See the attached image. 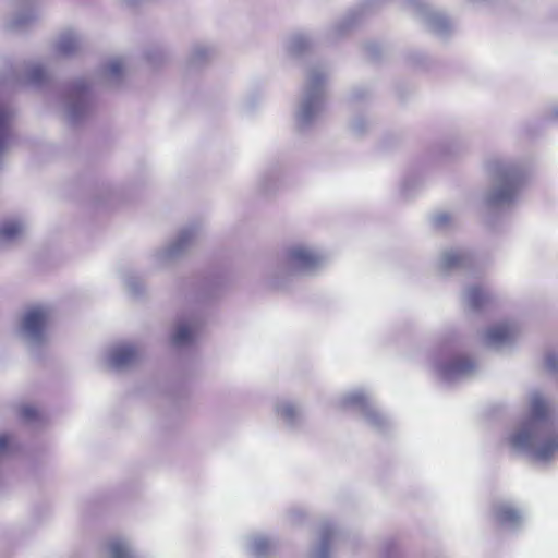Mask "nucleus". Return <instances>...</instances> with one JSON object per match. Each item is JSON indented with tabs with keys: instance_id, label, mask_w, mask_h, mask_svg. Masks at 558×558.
Segmentation results:
<instances>
[{
	"instance_id": "nucleus-18",
	"label": "nucleus",
	"mask_w": 558,
	"mask_h": 558,
	"mask_svg": "<svg viewBox=\"0 0 558 558\" xmlns=\"http://www.w3.org/2000/svg\"><path fill=\"white\" fill-rule=\"evenodd\" d=\"M194 333L195 329L192 326L186 324L180 325L173 335V342L178 345L185 344L193 339Z\"/></svg>"
},
{
	"instance_id": "nucleus-2",
	"label": "nucleus",
	"mask_w": 558,
	"mask_h": 558,
	"mask_svg": "<svg viewBox=\"0 0 558 558\" xmlns=\"http://www.w3.org/2000/svg\"><path fill=\"white\" fill-rule=\"evenodd\" d=\"M138 357V343L135 339H119L107 344L98 355L102 367L123 374L129 372Z\"/></svg>"
},
{
	"instance_id": "nucleus-3",
	"label": "nucleus",
	"mask_w": 558,
	"mask_h": 558,
	"mask_svg": "<svg viewBox=\"0 0 558 558\" xmlns=\"http://www.w3.org/2000/svg\"><path fill=\"white\" fill-rule=\"evenodd\" d=\"M12 5L19 7V11L13 13L7 21V26L11 29H23L40 17V10L34 5L31 0H10Z\"/></svg>"
},
{
	"instance_id": "nucleus-20",
	"label": "nucleus",
	"mask_w": 558,
	"mask_h": 558,
	"mask_svg": "<svg viewBox=\"0 0 558 558\" xmlns=\"http://www.w3.org/2000/svg\"><path fill=\"white\" fill-rule=\"evenodd\" d=\"M14 442L11 436L0 434V457H4L12 452Z\"/></svg>"
},
{
	"instance_id": "nucleus-21",
	"label": "nucleus",
	"mask_w": 558,
	"mask_h": 558,
	"mask_svg": "<svg viewBox=\"0 0 558 558\" xmlns=\"http://www.w3.org/2000/svg\"><path fill=\"white\" fill-rule=\"evenodd\" d=\"M514 192H515V187L511 184V185L507 186L506 189L499 191L495 195V201L502 202V201L509 199L513 196Z\"/></svg>"
},
{
	"instance_id": "nucleus-15",
	"label": "nucleus",
	"mask_w": 558,
	"mask_h": 558,
	"mask_svg": "<svg viewBox=\"0 0 558 558\" xmlns=\"http://www.w3.org/2000/svg\"><path fill=\"white\" fill-rule=\"evenodd\" d=\"M125 71V61L122 58H112L102 68V75L109 82H116L122 77Z\"/></svg>"
},
{
	"instance_id": "nucleus-6",
	"label": "nucleus",
	"mask_w": 558,
	"mask_h": 558,
	"mask_svg": "<svg viewBox=\"0 0 558 558\" xmlns=\"http://www.w3.org/2000/svg\"><path fill=\"white\" fill-rule=\"evenodd\" d=\"M84 39L80 33L73 29L62 32L53 44L54 53L60 57L75 54L83 47Z\"/></svg>"
},
{
	"instance_id": "nucleus-7",
	"label": "nucleus",
	"mask_w": 558,
	"mask_h": 558,
	"mask_svg": "<svg viewBox=\"0 0 558 558\" xmlns=\"http://www.w3.org/2000/svg\"><path fill=\"white\" fill-rule=\"evenodd\" d=\"M26 229V225L20 218L4 220L0 225V243L7 244L20 239Z\"/></svg>"
},
{
	"instance_id": "nucleus-5",
	"label": "nucleus",
	"mask_w": 558,
	"mask_h": 558,
	"mask_svg": "<svg viewBox=\"0 0 558 558\" xmlns=\"http://www.w3.org/2000/svg\"><path fill=\"white\" fill-rule=\"evenodd\" d=\"M101 558H135L134 549L128 538L123 536H110L98 546Z\"/></svg>"
},
{
	"instance_id": "nucleus-17",
	"label": "nucleus",
	"mask_w": 558,
	"mask_h": 558,
	"mask_svg": "<svg viewBox=\"0 0 558 558\" xmlns=\"http://www.w3.org/2000/svg\"><path fill=\"white\" fill-rule=\"evenodd\" d=\"M47 69L40 62H32L26 68L25 81L32 84H39L47 77Z\"/></svg>"
},
{
	"instance_id": "nucleus-19",
	"label": "nucleus",
	"mask_w": 558,
	"mask_h": 558,
	"mask_svg": "<svg viewBox=\"0 0 558 558\" xmlns=\"http://www.w3.org/2000/svg\"><path fill=\"white\" fill-rule=\"evenodd\" d=\"M486 301V296L482 288L473 287L469 290V302L474 308L481 307Z\"/></svg>"
},
{
	"instance_id": "nucleus-1",
	"label": "nucleus",
	"mask_w": 558,
	"mask_h": 558,
	"mask_svg": "<svg viewBox=\"0 0 558 558\" xmlns=\"http://www.w3.org/2000/svg\"><path fill=\"white\" fill-rule=\"evenodd\" d=\"M52 312L48 306L37 305L28 308L21 320L19 336L29 348H37L49 339V324Z\"/></svg>"
},
{
	"instance_id": "nucleus-26",
	"label": "nucleus",
	"mask_w": 558,
	"mask_h": 558,
	"mask_svg": "<svg viewBox=\"0 0 558 558\" xmlns=\"http://www.w3.org/2000/svg\"><path fill=\"white\" fill-rule=\"evenodd\" d=\"M472 367H473V364L470 361H465V364H457V365H454V368L457 371H461V372L470 369Z\"/></svg>"
},
{
	"instance_id": "nucleus-22",
	"label": "nucleus",
	"mask_w": 558,
	"mask_h": 558,
	"mask_svg": "<svg viewBox=\"0 0 558 558\" xmlns=\"http://www.w3.org/2000/svg\"><path fill=\"white\" fill-rule=\"evenodd\" d=\"M21 414L26 421H32L37 415V409L32 405L23 407L21 410Z\"/></svg>"
},
{
	"instance_id": "nucleus-24",
	"label": "nucleus",
	"mask_w": 558,
	"mask_h": 558,
	"mask_svg": "<svg viewBox=\"0 0 558 558\" xmlns=\"http://www.w3.org/2000/svg\"><path fill=\"white\" fill-rule=\"evenodd\" d=\"M546 365L549 369H556L558 367V356L554 354L547 355Z\"/></svg>"
},
{
	"instance_id": "nucleus-12",
	"label": "nucleus",
	"mask_w": 558,
	"mask_h": 558,
	"mask_svg": "<svg viewBox=\"0 0 558 558\" xmlns=\"http://www.w3.org/2000/svg\"><path fill=\"white\" fill-rule=\"evenodd\" d=\"M558 453V434H550L542 438L534 454L538 460H549Z\"/></svg>"
},
{
	"instance_id": "nucleus-9",
	"label": "nucleus",
	"mask_w": 558,
	"mask_h": 558,
	"mask_svg": "<svg viewBox=\"0 0 558 558\" xmlns=\"http://www.w3.org/2000/svg\"><path fill=\"white\" fill-rule=\"evenodd\" d=\"M289 258L295 267L301 269L312 268L319 262L317 255L302 246L292 248L289 253Z\"/></svg>"
},
{
	"instance_id": "nucleus-13",
	"label": "nucleus",
	"mask_w": 558,
	"mask_h": 558,
	"mask_svg": "<svg viewBox=\"0 0 558 558\" xmlns=\"http://www.w3.org/2000/svg\"><path fill=\"white\" fill-rule=\"evenodd\" d=\"M531 420L534 423L545 421L550 415V405L541 393H534L531 399Z\"/></svg>"
},
{
	"instance_id": "nucleus-23",
	"label": "nucleus",
	"mask_w": 558,
	"mask_h": 558,
	"mask_svg": "<svg viewBox=\"0 0 558 558\" xmlns=\"http://www.w3.org/2000/svg\"><path fill=\"white\" fill-rule=\"evenodd\" d=\"M461 259V256L456 253H450L446 256V263L448 266H454L458 265Z\"/></svg>"
},
{
	"instance_id": "nucleus-27",
	"label": "nucleus",
	"mask_w": 558,
	"mask_h": 558,
	"mask_svg": "<svg viewBox=\"0 0 558 558\" xmlns=\"http://www.w3.org/2000/svg\"><path fill=\"white\" fill-rule=\"evenodd\" d=\"M437 220H438V223H442V222H445L446 220H448V217H447V216H439V217L437 218Z\"/></svg>"
},
{
	"instance_id": "nucleus-14",
	"label": "nucleus",
	"mask_w": 558,
	"mask_h": 558,
	"mask_svg": "<svg viewBox=\"0 0 558 558\" xmlns=\"http://www.w3.org/2000/svg\"><path fill=\"white\" fill-rule=\"evenodd\" d=\"M496 522L501 526H511L520 522V512L509 505H500L494 511Z\"/></svg>"
},
{
	"instance_id": "nucleus-16",
	"label": "nucleus",
	"mask_w": 558,
	"mask_h": 558,
	"mask_svg": "<svg viewBox=\"0 0 558 558\" xmlns=\"http://www.w3.org/2000/svg\"><path fill=\"white\" fill-rule=\"evenodd\" d=\"M535 438L536 435L534 426H527L517 432L512 436L511 441L515 448L526 449L531 448L534 445Z\"/></svg>"
},
{
	"instance_id": "nucleus-25",
	"label": "nucleus",
	"mask_w": 558,
	"mask_h": 558,
	"mask_svg": "<svg viewBox=\"0 0 558 558\" xmlns=\"http://www.w3.org/2000/svg\"><path fill=\"white\" fill-rule=\"evenodd\" d=\"M119 3L124 8H135L138 0H118Z\"/></svg>"
},
{
	"instance_id": "nucleus-8",
	"label": "nucleus",
	"mask_w": 558,
	"mask_h": 558,
	"mask_svg": "<svg viewBox=\"0 0 558 558\" xmlns=\"http://www.w3.org/2000/svg\"><path fill=\"white\" fill-rule=\"evenodd\" d=\"M13 110L0 101V154L4 153L11 143V121Z\"/></svg>"
},
{
	"instance_id": "nucleus-10",
	"label": "nucleus",
	"mask_w": 558,
	"mask_h": 558,
	"mask_svg": "<svg viewBox=\"0 0 558 558\" xmlns=\"http://www.w3.org/2000/svg\"><path fill=\"white\" fill-rule=\"evenodd\" d=\"M515 336V329L509 324H498L487 331V341L492 345H500L509 342Z\"/></svg>"
},
{
	"instance_id": "nucleus-11",
	"label": "nucleus",
	"mask_w": 558,
	"mask_h": 558,
	"mask_svg": "<svg viewBox=\"0 0 558 558\" xmlns=\"http://www.w3.org/2000/svg\"><path fill=\"white\" fill-rule=\"evenodd\" d=\"M120 280L124 292L131 298L136 300L140 293L138 277L135 268L121 267L119 270Z\"/></svg>"
},
{
	"instance_id": "nucleus-4",
	"label": "nucleus",
	"mask_w": 558,
	"mask_h": 558,
	"mask_svg": "<svg viewBox=\"0 0 558 558\" xmlns=\"http://www.w3.org/2000/svg\"><path fill=\"white\" fill-rule=\"evenodd\" d=\"M88 111L87 94L81 87L72 88L65 96L63 112L70 122H77Z\"/></svg>"
}]
</instances>
